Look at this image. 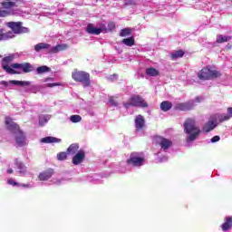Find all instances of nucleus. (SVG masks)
Here are the masks:
<instances>
[{"mask_svg":"<svg viewBox=\"0 0 232 232\" xmlns=\"http://www.w3.org/2000/svg\"><path fill=\"white\" fill-rule=\"evenodd\" d=\"M53 176V169H48L39 173L38 180H40V182H46V180H50V179H52Z\"/></svg>","mask_w":232,"mask_h":232,"instance_id":"15","label":"nucleus"},{"mask_svg":"<svg viewBox=\"0 0 232 232\" xmlns=\"http://www.w3.org/2000/svg\"><path fill=\"white\" fill-rule=\"evenodd\" d=\"M50 44L45 43H40L34 45L35 52H43V50H48L50 52Z\"/></svg>","mask_w":232,"mask_h":232,"instance_id":"27","label":"nucleus"},{"mask_svg":"<svg viewBox=\"0 0 232 232\" xmlns=\"http://www.w3.org/2000/svg\"><path fill=\"white\" fill-rule=\"evenodd\" d=\"M156 142L160 147L161 151H168V150H169L173 145V141H171V140L163 137H158L156 139Z\"/></svg>","mask_w":232,"mask_h":232,"instance_id":"12","label":"nucleus"},{"mask_svg":"<svg viewBox=\"0 0 232 232\" xmlns=\"http://www.w3.org/2000/svg\"><path fill=\"white\" fill-rule=\"evenodd\" d=\"M202 97H196L195 100L183 103H179L177 105V110H180L181 111H188L189 110H193V108L197 106L198 102H202Z\"/></svg>","mask_w":232,"mask_h":232,"instance_id":"8","label":"nucleus"},{"mask_svg":"<svg viewBox=\"0 0 232 232\" xmlns=\"http://www.w3.org/2000/svg\"><path fill=\"white\" fill-rule=\"evenodd\" d=\"M130 34H131V29L125 28L121 31L120 35L121 37H127V35H130Z\"/></svg>","mask_w":232,"mask_h":232,"instance_id":"38","label":"nucleus"},{"mask_svg":"<svg viewBox=\"0 0 232 232\" xmlns=\"http://www.w3.org/2000/svg\"><path fill=\"white\" fill-rule=\"evenodd\" d=\"M146 164V160L144 159V154L134 152L131 153L130 156V159L127 160L126 162L121 163V173H126L127 171H130V167L133 166L134 168H140V166H144Z\"/></svg>","mask_w":232,"mask_h":232,"instance_id":"3","label":"nucleus"},{"mask_svg":"<svg viewBox=\"0 0 232 232\" xmlns=\"http://www.w3.org/2000/svg\"><path fill=\"white\" fill-rule=\"evenodd\" d=\"M86 32L92 35H101L102 32H106V25L102 24L99 26H94L93 24H89L86 27Z\"/></svg>","mask_w":232,"mask_h":232,"instance_id":"10","label":"nucleus"},{"mask_svg":"<svg viewBox=\"0 0 232 232\" xmlns=\"http://www.w3.org/2000/svg\"><path fill=\"white\" fill-rule=\"evenodd\" d=\"M64 50H68V44H58L54 47H51L49 49V53H59V52H63Z\"/></svg>","mask_w":232,"mask_h":232,"instance_id":"22","label":"nucleus"},{"mask_svg":"<svg viewBox=\"0 0 232 232\" xmlns=\"http://www.w3.org/2000/svg\"><path fill=\"white\" fill-rule=\"evenodd\" d=\"M126 5H135L137 0H125Z\"/></svg>","mask_w":232,"mask_h":232,"instance_id":"44","label":"nucleus"},{"mask_svg":"<svg viewBox=\"0 0 232 232\" xmlns=\"http://www.w3.org/2000/svg\"><path fill=\"white\" fill-rule=\"evenodd\" d=\"M184 130L187 133V144H191L194 140H197L202 133V130L198 127V124L193 119H188L184 123Z\"/></svg>","mask_w":232,"mask_h":232,"instance_id":"2","label":"nucleus"},{"mask_svg":"<svg viewBox=\"0 0 232 232\" xmlns=\"http://www.w3.org/2000/svg\"><path fill=\"white\" fill-rule=\"evenodd\" d=\"M72 79L76 82H82L83 86H90V74L82 71H75L72 72Z\"/></svg>","mask_w":232,"mask_h":232,"instance_id":"6","label":"nucleus"},{"mask_svg":"<svg viewBox=\"0 0 232 232\" xmlns=\"http://www.w3.org/2000/svg\"><path fill=\"white\" fill-rule=\"evenodd\" d=\"M222 75L220 72L215 70L214 68L205 67L198 73V77L201 81H208L209 79H218Z\"/></svg>","mask_w":232,"mask_h":232,"instance_id":"4","label":"nucleus"},{"mask_svg":"<svg viewBox=\"0 0 232 232\" xmlns=\"http://www.w3.org/2000/svg\"><path fill=\"white\" fill-rule=\"evenodd\" d=\"M40 142H43L44 144H55V143L61 142V139L48 136V137L41 139Z\"/></svg>","mask_w":232,"mask_h":232,"instance_id":"25","label":"nucleus"},{"mask_svg":"<svg viewBox=\"0 0 232 232\" xmlns=\"http://www.w3.org/2000/svg\"><path fill=\"white\" fill-rule=\"evenodd\" d=\"M113 77H114V79H117V75L116 74H114Z\"/></svg>","mask_w":232,"mask_h":232,"instance_id":"48","label":"nucleus"},{"mask_svg":"<svg viewBox=\"0 0 232 232\" xmlns=\"http://www.w3.org/2000/svg\"><path fill=\"white\" fill-rule=\"evenodd\" d=\"M124 108H130V106H139L140 108H147L148 103L142 97L139 95H134L130 98L128 102L123 104Z\"/></svg>","mask_w":232,"mask_h":232,"instance_id":"7","label":"nucleus"},{"mask_svg":"<svg viewBox=\"0 0 232 232\" xmlns=\"http://www.w3.org/2000/svg\"><path fill=\"white\" fill-rule=\"evenodd\" d=\"M68 154L66 152H60L57 154L58 160H66Z\"/></svg>","mask_w":232,"mask_h":232,"instance_id":"39","label":"nucleus"},{"mask_svg":"<svg viewBox=\"0 0 232 232\" xmlns=\"http://www.w3.org/2000/svg\"><path fill=\"white\" fill-rule=\"evenodd\" d=\"M125 46H133L135 44V39L133 37L125 38L121 41Z\"/></svg>","mask_w":232,"mask_h":232,"instance_id":"33","label":"nucleus"},{"mask_svg":"<svg viewBox=\"0 0 232 232\" xmlns=\"http://www.w3.org/2000/svg\"><path fill=\"white\" fill-rule=\"evenodd\" d=\"M25 92H30L31 93H37L39 92V86L30 85L29 88L25 89Z\"/></svg>","mask_w":232,"mask_h":232,"instance_id":"37","label":"nucleus"},{"mask_svg":"<svg viewBox=\"0 0 232 232\" xmlns=\"http://www.w3.org/2000/svg\"><path fill=\"white\" fill-rule=\"evenodd\" d=\"M85 157L86 153L84 150H79L72 158V164L74 166H79V164L82 163Z\"/></svg>","mask_w":232,"mask_h":232,"instance_id":"17","label":"nucleus"},{"mask_svg":"<svg viewBox=\"0 0 232 232\" xmlns=\"http://www.w3.org/2000/svg\"><path fill=\"white\" fill-rule=\"evenodd\" d=\"M218 140H220V136H214V137L210 140V142H212V144H215V142H218Z\"/></svg>","mask_w":232,"mask_h":232,"instance_id":"41","label":"nucleus"},{"mask_svg":"<svg viewBox=\"0 0 232 232\" xmlns=\"http://www.w3.org/2000/svg\"><path fill=\"white\" fill-rule=\"evenodd\" d=\"M5 125L7 129L13 133V137L14 139L15 144L19 148H23V146H26L28 144V140L26 139V134L21 130L19 125H17L12 119H5Z\"/></svg>","mask_w":232,"mask_h":232,"instance_id":"1","label":"nucleus"},{"mask_svg":"<svg viewBox=\"0 0 232 232\" xmlns=\"http://www.w3.org/2000/svg\"><path fill=\"white\" fill-rule=\"evenodd\" d=\"M1 5L3 6V10H6L7 12H11V14H9V15H14L15 14V11L12 10V8H15V6H17V5L15 4V2H13L12 0H3L1 2Z\"/></svg>","mask_w":232,"mask_h":232,"instance_id":"14","label":"nucleus"},{"mask_svg":"<svg viewBox=\"0 0 232 232\" xmlns=\"http://www.w3.org/2000/svg\"><path fill=\"white\" fill-rule=\"evenodd\" d=\"M180 57H184V51L182 50L175 51L171 53L172 61H177V59H180Z\"/></svg>","mask_w":232,"mask_h":232,"instance_id":"31","label":"nucleus"},{"mask_svg":"<svg viewBox=\"0 0 232 232\" xmlns=\"http://www.w3.org/2000/svg\"><path fill=\"white\" fill-rule=\"evenodd\" d=\"M135 126L138 131L144 130V126H146V121H144V117H142V115H138L136 117Z\"/></svg>","mask_w":232,"mask_h":232,"instance_id":"18","label":"nucleus"},{"mask_svg":"<svg viewBox=\"0 0 232 232\" xmlns=\"http://www.w3.org/2000/svg\"><path fill=\"white\" fill-rule=\"evenodd\" d=\"M53 81V78H44L42 80V82H46L42 86V88H53L55 86H61L59 82H52Z\"/></svg>","mask_w":232,"mask_h":232,"instance_id":"24","label":"nucleus"},{"mask_svg":"<svg viewBox=\"0 0 232 232\" xmlns=\"http://www.w3.org/2000/svg\"><path fill=\"white\" fill-rule=\"evenodd\" d=\"M227 41H231V36H225L222 34L217 36V43H227Z\"/></svg>","mask_w":232,"mask_h":232,"instance_id":"34","label":"nucleus"},{"mask_svg":"<svg viewBox=\"0 0 232 232\" xmlns=\"http://www.w3.org/2000/svg\"><path fill=\"white\" fill-rule=\"evenodd\" d=\"M70 121L71 122H73L74 124L77 122H81L82 121V117H81V115H71L70 116Z\"/></svg>","mask_w":232,"mask_h":232,"instance_id":"35","label":"nucleus"},{"mask_svg":"<svg viewBox=\"0 0 232 232\" xmlns=\"http://www.w3.org/2000/svg\"><path fill=\"white\" fill-rule=\"evenodd\" d=\"M232 227V218L231 217H227L225 218V222L221 225V229L223 231H229Z\"/></svg>","mask_w":232,"mask_h":232,"instance_id":"26","label":"nucleus"},{"mask_svg":"<svg viewBox=\"0 0 232 232\" xmlns=\"http://www.w3.org/2000/svg\"><path fill=\"white\" fill-rule=\"evenodd\" d=\"M109 27L111 29V28H115V24L113 23H110L109 24Z\"/></svg>","mask_w":232,"mask_h":232,"instance_id":"45","label":"nucleus"},{"mask_svg":"<svg viewBox=\"0 0 232 232\" xmlns=\"http://www.w3.org/2000/svg\"><path fill=\"white\" fill-rule=\"evenodd\" d=\"M13 72L12 75L17 73H30V72H34V66L28 63H13L12 64Z\"/></svg>","mask_w":232,"mask_h":232,"instance_id":"5","label":"nucleus"},{"mask_svg":"<svg viewBox=\"0 0 232 232\" xmlns=\"http://www.w3.org/2000/svg\"><path fill=\"white\" fill-rule=\"evenodd\" d=\"M51 117L48 114H42L39 116V124L40 126H44L49 121Z\"/></svg>","mask_w":232,"mask_h":232,"instance_id":"29","label":"nucleus"},{"mask_svg":"<svg viewBox=\"0 0 232 232\" xmlns=\"http://www.w3.org/2000/svg\"><path fill=\"white\" fill-rule=\"evenodd\" d=\"M159 157V162H166L168 160V157L164 156L163 158H160V152L158 153Z\"/></svg>","mask_w":232,"mask_h":232,"instance_id":"42","label":"nucleus"},{"mask_svg":"<svg viewBox=\"0 0 232 232\" xmlns=\"http://www.w3.org/2000/svg\"><path fill=\"white\" fill-rule=\"evenodd\" d=\"M46 72H50V69L48 66L46 65H43V66H40L36 69V72L41 74V73H46Z\"/></svg>","mask_w":232,"mask_h":232,"instance_id":"36","label":"nucleus"},{"mask_svg":"<svg viewBox=\"0 0 232 232\" xmlns=\"http://www.w3.org/2000/svg\"><path fill=\"white\" fill-rule=\"evenodd\" d=\"M18 1H20L21 3H24V0H18Z\"/></svg>","mask_w":232,"mask_h":232,"instance_id":"47","label":"nucleus"},{"mask_svg":"<svg viewBox=\"0 0 232 232\" xmlns=\"http://www.w3.org/2000/svg\"><path fill=\"white\" fill-rule=\"evenodd\" d=\"M56 184H61V181L56 182Z\"/></svg>","mask_w":232,"mask_h":232,"instance_id":"49","label":"nucleus"},{"mask_svg":"<svg viewBox=\"0 0 232 232\" xmlns=\"http://www.w3.org/2000/svg\"><path fill=\"white\" fill-rule=\"evenodd\" d=\"M109 104H110L111 106H119V103H117V102H115V100H113V99H111V100L109 101Z\"/></svg>","mask_w":232,"mask_h":232,"instance_id":"43","label":"nucleus"},{"mask_svg":"<svg viewBox=\"0 0 232 232\" xmlns=\"http://www.w3.org/2000/svg\"><path fill=\"white\" fill-rule=\"evenodd\" d=\"M7 173H9V175H11L12 173H14V169H7Z\"/></svg>","mask_w":232,"mask_h":232,"instance_id":"46","label":"nucleus"},{"mask_svg":"<svg viewBox=\"0 0 232 232\" xmlns=\"http://www.w3.org/2000/svg\"><path fill=\"white\" fill-rule=\"evenodd\" d=\"M15 59L14 54H10L9 56H6L2 61V68L8 72V73H14V67H12V64L10 65V63Z\"/></svg>","mask_w":232,"mask_h":232,"instance_id":"11","label":"nucleus"},{"mask_svg":"<svg viewBox=\"0 0 232 232\" xmlns=\"http://www.w3.org/2000/svg\"><path fill=\"white\" fill-rule=\"evenodd\" d=\"M23 23L21 22H8L6 26L11 28V32L15 35V34H26L28 32V28L23 27Z\"/></svg>","mask_w":232,"mask_h":232,"instance_id":"9","label":"nucleus"},{"mask_svg":"<svg viewBox=\"0 0 232 232\" xmlns=\"http://www.w3.org/2000/svg\"><path fill=\"white\" fill-rule=\"evenodd\" d=\"M10 14H12V12L0 8V17H7V15H10Z\"/></svg>","mask_w":232,"mask_h":232,"instance_id":"40","label":"nucleus"},{"mask_svg":"<svg viewBox=\"0 0 232 232\" xmlns=\"http://www.w3.org/2000/svg\"><path fill=\"white\" fill-rule=\"evenodd\" d=\"M15 35L12 31L6 32L5 29H0V41H8V39H14Z\"/></svg>","mask_w":232,"mask_h":232,"instance_id":"20","label":"nucleus"},{"mask_svg":"<svg viewBox=\"0 0 232 232\" xmlns=\"http://www.w3.org/2000/svg\"><path fill=\"white\" fill-rule=\"evenodd\" d=\"M7 184H9V186H13L14 188L21 187V188H26L27 189H32V188H35V183L21 184L19 182H16L15 179H8Z\"/></svg>","mask_w":232,"mask_h":232,"instance_id":"16","label":"nucleus"},{"mask_svg":"<svg viewBox=\"0 0 232 232\" xmlns=\"http://www.w3.org/2000/svg\"><path fill=\"white\" fill-rule=\"evenodd\" d=\"M79 150V145L77 143H73L69 146L67 149V151L70 153V155H75L77 151Z\"/></svg>","mask_w":232,"mask_h":232,"instance_id":"32","label":"nucleus"},{"mask_svg":"<svg viewBox=\"0 0 232 232\" xmlns=\"http://www.w3.org/2000/svg\"><path fill=\"white\" fill-rule=\"evenodd\" d=\"M217 128V123L213 121H208L202 127V131L205 133H209V131H213V130Z\"/></svg>","mask_w":232,"mask_h":232,"instance_id":"23","label":"nucleus"},{"mask_svg":"<svg viewBox=\"0 0 232 232\" xmlns=\"http://www.w3.org/2000/svg\"><path fill=\"white\" fill-rule=\"evenodd\" d=\"M15 165L17 166L18 173L20 177H24L28 175V170L26 169V166L23 164L19 160H15Z\"/></svg>","mask_w":232,"mask_h":232,"instance_id":"19","label":"nucleus"},{"mask_svg":"<svg viewBox=\"0 0 232 232\" xmlns=\"http://www.w3.org/2000/svg\"><path fill=\"white\" fill-rule=\"evenodd\" d=\"M0 84L4 88H10V84H14L16 86H30V84H32V82H28V81H15V80H12V81H9V82L2 81V82H0Z\"/></svg>","mask_w":232,"mask_h":232,"instance_id":"13","label":"nucleus"},{"mask_svg":"<svg viewBox=\"0 0 232 232\" xmlns=\"http://www.w3.org/2000/svg\"><path fill=\"white\" fill-rule=\"evenodd\" d=\"M229 119H232V107H228L227 109V114L218 115V120L219 121V122L229 121Z\"/></svg>","mask_w":232,"mask_h":232,"instance_id":"21","label":"nucleus"},{"mask_svg":"<svg viewBox=\"0 0 232 232\" xmlns=\"http://www.w3.org/2000/svg\"><path fill=\"white\" fill-rule=\"evenodd\" d=\"M146 75L149 77H157L160 74L159 70L153 68V67H149L145 71Z\"/></svg>","mask_w":232,"mask_h":232,"instance_id":"28","label":"nucleus"},{"mask_svg":"<svg viewBox=\"0 0 232 232\" xmlns=\"http://www.w3.org/2000/svg\"><path fill=\"white\" fill-rule=\"evenodd\" d=\"M172 106L173 104H171L170 102L165 101L161 102L160 109L162 110V111H169Z\"/></svg>","mask_w":232,"mask_h":232,"instance_id":"30","label":"nucleus"}]
</instances>
